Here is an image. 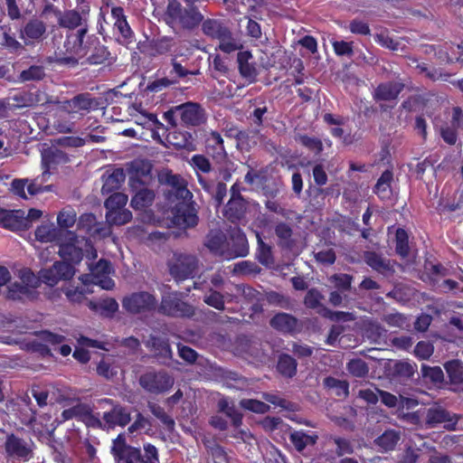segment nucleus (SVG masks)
<instances>
[{"label": "nucleus", "mask_w": 463, "mask_h": 463, "mask_svg": "<svg viewBox=\"0 0 463 463\" xmlns=\"http://www.w3.org/2000/svg\"><path fill=\"white\" fill-rule=\"evenodd\" d=\"M87 28H80L77 33H71L67 35L63 47L55 52L53 57H50V61L60 65L74 67L79 61L84 57L89 64L98 65L105 62L109 56V52L103 45L97 44L89 54V47L84 43V37Z\"/></svg>", "instance_id": "1"}, {"label": "nucleus", "mask_w": 463, "mask_h": 463, "mask_svg": "<svg viewBox=\"0 0 463 463\" xmlns=\"http://www.w3.org/2000/svg\"><path fill=\"white\" fill-rule=\"evenodd\" d=\"M164 20L175 32H192L201 24L203 15L193 5L184 6L178 0H168Z\"/></svg>", "instance_id": "2"}, {"label": "nucleus", "mask_w": 463, "mask_h": 463, "mask_svg": "<svg viewBox=\"0 0 463 463\" xmlns=\"http://www.w3.org/2000/svg\"><path fill=\"white\" fill-rule=\"evenodd\" d=\"M175 118H180L185 126H199L205 121V113L199 104L186 102L173 107L165 113V118L173 125H176Z\"/></svg>", "instance_id": "3"}, {"label": "nucleus", "mask_w": 463, "mask_h": 463, "mask_svg": "<svg viewBox=\"0 0 463 463\" xmlns=\"http://www.w3.org/2000/svg\"><path fill=\"white\" fill-rule=\"evenodd\" d=\"M71 236H61L57 245L58 253L61 258L68 263H79L83 257V245H89V240L80 238L75 232L71 231Z\"/></svg>", "instance_id": "4"}, {"label": "nucleus", "mask_w": 463, "mask_h": 463, "mask_svg": "<svg viewBox=\"0 0 463 463\" xmlns=\"http://www.w3.org/2000/svg\"><path fill=\"white\" fill-rule=\"evenodd\" d=\"M37 102H42L43 105L45 103L58 104L59 108L69 115H83L89 112L93 105V101L89 94H80L71 99L57 101L48 98L44 93H39L37 95Z\"/></svg>", "instance_id": "5"}, {"label": "nucleus", "mask_w": 463, "mask_h": 463, "mask_svg": "<svg viewBox=\"0 0 463 463\" xmlns=\"http://www.w3.org/2000/svg\"><path fill=\"white\" fill-rule=\"evenodd\" d=\"M197 267L198 260L192 254L175 252L168 260L169 272L177 280L193 276Z\"/></svg>", "instance_id": "6"}, {"label": "nucleus", "mask_w": 463, "mask_h": 463, "mask_svg": "<svg viewBox=\"0 0 463 463\" xmlns=\"http://www.w3.org/2000/svg\"><path fill=\"white\" fill-rule=\"evenodd\" d=\"M77 420L90 427H102V421L93 414L90 404L77 400L61 412V420Z\"/></svg>", "instance_id": "7"}, {"label": "nucleus", "mask_w": 463, "mask_h": 463, "mask_svg": "<svg viewBox=\"0 0 463 463\" xmlns=\"http://www.w3.org/2000/svg\"><path fill=\"white\" fill-rule=\"evenodd\" d=\"M5 449L8 457L28 461L33 458V442L31 439H24L11 433L6 436Z\"/></svg>", "instance_id": "8"}, {"label": "nucleus", "mask_w": 463, "mask_h": 463, "mask_svg": "<svg viewBox=\"0 0 463 463\" xmlns=\"http://www.w3.org/2000/svg\"><path fill=\"white\" fill-rule=\"evenodd\" d=\"M74 274L75 269L71 264L65 261H56L52 267L41 269L37 279L38 283L41 281L53 287L61 279H71Z\"/></svg>", "instance_id": "9"}, {"label": "nucleus", "mask_w": 463, "mask_h": 463, "mask_svg": "<svg viewBox=\"0 0 463 463\" xmlns=\"http://www.w3.org/2000/svg\"><path fill=\"white\" fill-rule=\"evenodd\" d=\"M156 306V298L146 292H134L126 296L122 300L123 308L131 314H140L153 310Z\"/></svg>", "instance_id": "10"}, {"label": "nucleus", "mask_w": 463, "mask_h": 463, "mask_svg": "<svg viewBox=\"0 0 463 463\" xmlns=\"http://www.w3.org/2000/svg\"><path fill=\"white\" fill-rule=\"evenodd\" d=\"M110 452L115 463H141V450L128 445L124 434H119L113 439Z\"/></svg>", "instance_id": "11"}, {"label": "nucleus", "mask_w": 463, "mask_h": 463, "mask_svg": "<svg viewBox=\"0 0 463 463\" xmlns=\"http://www.w3.org/2000/svg\"><path fill=\"white\" fill-rule=\"evenodd\" d=\"M159 311L171 317H192L194 314V307L183 301L176 292L169 293L162 298Z\"/></svg>", "instance_id": "12"}, {"label": "nucleus", "mask_w": 463, "mask_h": 463, "mask_svg": "<svg viewBox=\"0 0 463 463\" xmlns=\"http://www.w3.org/2000/svg\"><path fill=\"white\" fill-rule=\"evenodd\" d=\"M139 383L146 391L159 393L171 388L174 379L165 372L148 371L140 376Z\"/></svg>", "instance_id": "13"}, {"label": "nucleus", "mask_w": 463, "mask_h": 463, "mask_svg": "<svg viewBox=\"0 0 463 463\" xmlns=\"http://www.w3.org/2000/svg\"><path fill=\"white\" fill-rule=\"evenodd\" d=\"M90 284L99 285L103 289L110 290L114 288L115 282L109 275L112 271L111 264L105 260H99L95 265L90 264Z\"/></svg>", "instance_id": "14"}, {"label": "nucleus", "mask_w": 463, "mask_h": 463, "mask_svg": "<svg viewBox=\"0 0 463 463\" xmlns=\"http://www.w3.org/2000/svg\"><path fill=\"white\" fill-rule=\"evenodd\" d=\"M22 282H14L8 287L7 296L12 299H19L31 294L32 288L38 287V279L29 270H24L21 276Z\"/></svg>", "instance_id": "15"}, {"label": "nucleus", "mask_w": 463, "mask_h": 463, "mask_svg": "<svg viewBox=\"0 0 463 463\" xmlns=\"http://www.w3.org/2000/svg\"><path fill=\"white\" fill-rule=\"evenodd\" d=\"M99 403H107L112 405L109 411L104 412L103 421L105 428H114L115 426H126L131 420L130 413L120 405H113V401L110 399H102Z\"/></svg>", "instance_id": "16"}, {"label": "nucleus", "mask_w": 463, "mask_h": 463, "mask_svg": "<svg viewBox=\"0 0 463 463\" xmlns=\"http://www.w3.org/2000/svg\"><path fill=\"white\" fill-rule=\"evenodd\" d=\"M198 217L194 207L183 201L175 205L173 210V222L176 226L188 228L197 224Z\"/></svg>", "instance_id": "17"}, {"label": "nucleus", "mask_w": 463, "mask_h": 463, "mask_svg": "<svg viewBox=\"0 0 463 463\" xmlns=\"http://www.w3.org/2000/svg\"><path fill=\"white\" fill-rule=\"evenodd\" d=\"M0 225L12 231L29 228L28 218H25L24 211H9L3 208H0Z\"/></svg>", "instance_id": "18"}, {"label": "nucleus", "mask_w": 463, "mask_h": 463, "mask_svg": "<svg viewBox=\"0 0 463 463\" xmlns=\"http://www.w3.org/2000/svg\"><path fill=\"white\" fill-rule=\"evenodd\" d=\"M232 194L225 207L224 215L232 222H241L245 218L247 203L235 192V185L232 187Z\"/></svg>", "instance_id": "19"}, {"label": "nucleus", "mask_w": 463, "mask_h": 463, "mask_svg": "<svg viewBox=\"0 0 463 463\" xmlns=\"http://www.w3.org/2000/svg\"><path fill=\"white\" fill-rule=\"evenodd\" d=\"M81 284H76L75 282L70 283L62 288L64 295L67 299L71 303H80L84 299L87 294H91L93 291L90 288V276L82 275L79 278Z\"/></svg>", "instance_id": "20"}, {"label": "nucleus", "mask_w": 463, "mask_h": 463, "mask_svg": "<svg viewBox=\"0 0 463 463\" xmlns=\"http://www.w3.org/2000/svg\"><path fill=\"white\" fill-rule=\"evenodd\" d=\"M46 33V24L39 20H30L20 31V38L25 44H32L43 39Z\"/></svg>", "instance_id": "21"}, {"label": "nucleus", "mask_w": 463, "mask_h": 463, "mask_svg": "<svg viewBox=\"0 0 463 463\" xmlns=\"http://www.w3.org/2000/svg\"><path fill=\"white\" fill-rule=\"evenodd\" d=\"M237 61L241 75L250 82L255 81L260 70L251 52L248 51L240 52L237 55Z\"/></svg>", "instance_id": "22"}, {"label": "nucleus", "mask_w": 463, "mask_h": 463, "mask_svg": "<svg viewBox=\"0 0 463 463\" xmlns=\"http://www.w3.org/2000/svg\"><path fill=\"white\" fill-rule=\"evenodd\" d=\"M35 238L41 242H56L60 241L61 236H71V231L61 230L52 223H43L37 227L34 232Z\"/></svg>", "instance_id": "23"}, {"label": "nucleus", "mask_w": 463, "mask_h": 463, "mask_svg": "<svg viewBox=\"0 0 463 463\" xmlns=\"http://www.w3.org/2000/svg\"><path fill=\"white\" fill-rule=\"evenodd\" d=\"M402 89L403 84L401 82H384L374 90L373 98L377 101H392L397 99Z\"/></svg>", "instance_id": "24"}, {"label": "nucleus", "mask_w": 463, "mask_h": 463, "mask_svg": "<svg viewBox=\"0 0 463 463\" xmlns=\"http://www.w3.org/2000/svg\"><path fill=\"white\" fill-rule=\"evenodd\" d=\"M206 151L218 162H222L226 158V151L223 146V139L217 132H211L206 138Z\"/></svg>", "instance_id": "25"}, {"label": "nucleus", "mask_w": 463, "mask_h": 463, "mask_svg": "<svg viewBox=\"0 0 463 463\" xmlns=\"http://www.w3.org/2000/svg\"><path fill=\"white\" fill-rule=\"evenodd\" d=\"M270 325L273 328L283 333H295L298 329V319L287 313H279L272 317Z\"/></svg>", "instance_id": "26"}, {"label": "nucleus", "mask_w": 463, "mask_h": 463, "mask_svg": "<svg viewBox=\"0 0 463 463\" xmlns=\"http://www.w3.org/2000/svg\"><path fill=\"white\" fill-rule=\"evenodd\" d=\"M400 440L401 431L390 429L376 438L374 444L381 451L387 452L393 450Z\"/></svg>", "instance_id": "27"}, {"label": "nucleus", "mask_w": 463, "mask_h": 463, "mask_svg": "<svg viewBox=\"0 0 463 463\" xmlns=\"http://www.w3.org/2000/svg\"><path fill=\"white\" fill-rule=\"evenodd\" d=\"M146 346L154 351L155 355L162 359V363L165 364L168 359L172 358V351L166 340L161 337L151 335L146 342Z\"/></svg>", "instance_id": "28"}, {"label": "nucleus", "mask_w": 463, "mask_h": 463, "mask_svg": "<svg viewBox=\"0 0 463 463\" xmlns=\"http://www.w3.org/2000/svg\"><path fill=\"white\" fill-rule=\"evenodd\" d=\"M456 416H451L448 411L440 408H430L427 413V423L434 427L439 423H447V427H452L457 423Z\"/></svg>", "instance_id": "29"}, {"label": "nucleus", "mask_w": 463, "mask_h": 463, "mask_svg": "<svg viewBox=\"0 0 463 463\" xmlns=\"http://www.w3.org/2000/svg\"><path fill=\"white\" fill-rule=\"evenodd\" d=\"M318 436L315 433L307 434L302 430H296L290 433L289 440L294 445L295 449L301 452L307 446L316 444Z\"/></svg>", "instance_id": "30"}, {"label": "nucleus", "mask_w": 463, "mask_h": 463, "mask_svg": "<svg viewBox=\"0 0 463 463\" xmlns=\"http://www.w3.org/2000/svg\"><path fill=\"white\" fill-rule=\"evenodd\" d=\"M120 368L113 357L108 356L102 359L97 366V373L107 380L114 379Z\"/></svg>", "instance_id": "31"}, {"label": "nucleus", "mask_w": 463, "mask_h": 463, "mask_svg": "<svg viewBox=\"0 0 463 463\" xmlns=\"http://www.w3.org/2000/svg\"><path fill=\"white\" fill-rule=\"evenodd\" d=\"M376 392H378L382 402L390 408H394L397 406H407L408 408H410L417 405V402L412 399H407L402 396L398 398L395 395L384 391L376 390Z\"/></svg>", "instance_id": "32"}, {"label": "nucleus", "mask_w": 463, "mask_h": 463, "mask_svg": "<svg viewBox=\"0 0 463 463\" xmlns=\"http://www.w3.org/2000/svg\"><path fill=\"white\" fill-rule=\"evenodd\" d=\"M463 54V44L446 43L439 52V58L447 62H454L461 60Z\"/></svg>", "instance_id": "33"}, {"label": "nucleus", "mask_w": 463, "mask_h": 463, "mask_svg": "<svg viewBox=\"0 0 463 463\" xmlns=\"http://www.w3.org/2000/svg\"><path fill=\"white\" fill-rule=\"evenodd\" d=\"M202 30L203 33L211 37L212 39H219L221 36H224L228 27L223 25L220 21L215 19L203 20Z\"/></svg>", "instance_id": "34"}, {"label": "nucleus", "mask_w": 463, "mask_h": 463, "mask_svg": "<svg viewBox=\"0 0 463 463\" xmlns=\"http://www.w3.org/2000/svg\"><path fill=\"white\" fill-rule=\"evenodd\" d=\"M392 180V173L389 170L384 171L378 179L375 186V194L383 200L390 198L392 194L391 182Z\"/></svg>", "instance_id": "35"}, {"label": "nucleus", "mask_w": 463, "mask_h": 463, "mask_svg": "<svg viewBox=\"0 0 463 463\" xmlns=\"http://www.w3.org/2000/svg\"><path fill=\"white\" fill-rule=\"evenodd\" d=\"M82 17L79 12L75 10H69L61 14L58 17V23L61 27L68 29H75L77 27L83 28Z\"/></svg>", "instance_id": "36"}, {"label": "nucleus", "mask_w": 463, "mask_h": 463, "mask_svg": "<svg viewBox=\"0 0 463 463\" xmlns=\"http://www.w3.org/2000/svg\"><path fill=\"white\" fill-rule=\"evenodd\" d=\"M444 367L452 384H463V362L451 360L447 362Z\"/></svg>", "instance_id": "37"}, {"label": "nucleus", "mask_w": 463, "mask_h": 463, "mask_svg": "<svg viewBox=\"0 0 463 463\" xmlns=\"http://www.w3.org/2000/svg\"><path fill=\"white\" fill-rule=\"evenodd\" d=\"M364 260L373 269L378 272H385L390 269V263L387 260L373 251L364 253Z\"/></svg>", "instance_id": "38"}, {"label": "nucleus", "mask_w": 463, "mask_h": 463, "mask_svg": "<svg viewBox=\"0 0 463 463\" xmlns=\"http://www.w3.org/2000/svg\"><path fill=\"white\" fill-rule=\"evenodd\" d=\"M132 218V213L127 209L107 212L106 221L109 225H124Z\"/></svg>", "instance_id": "39"}, {"label": "nucleus", "mask_w": 463, "mask_h": 463, "mask_svg": "<svg viewBox=\"0 0 463 463\" xmlns=\"http://www.w3.org/2000/svg\"><path fill=\"white\" fill-rule=\"evenodd\" d=\"M125 180V174L122 169L114 170L109 175H108L102 186L103 193H109L115 189H118L121 183Z\"/></svg>", "instance_id": "40"}, {"label": "nucleus", "mask_w": 463, "mask_h": 463, "mask_svg": "<svg viewBox=\"0 0 463 463\" xmlns=\"http://www.w3.org/2000/svg\"><path fill=\"white\" fill-rule=\"evenodd\" d=\"M77 221V213L72 208H64L57 215V223L61 230L73 227Z\"/></svg>", "instance_id": "41"}, {"label": "nucleus", "mask_w": 463, "mask_h": 463, "mask_svg": "<svg viewBox=\"0 0 463 463\" xmlns=\"http://www.w3.org/2000/svg\"><path fill=\"white\" fill-rule=\"evenodd\" d=\"M219 411L225 413L229 417L233 425L238 427L241 424V414L235 409L233 404H230L229 401L225 398H222L218 402Z\"/></svg>", "instance_id": "42"}, {"label": "nucleus", "mask_w": 463, "mask_h": 463, "mask_svg": "<svg viewBox=\"0 0 463 463\" xmlns=\"http://www.w3.org/2000/svg\"><path fill=\"white\" fill-rule=\"evenodd\" d=\"M278 370L284 376L292 377L297 372V362L290 355L282 354L278 362Z\"/></svg>", "instance_id": "43"}, {"label": "nucleus", "mask_w": 463, "mask_h": 463, "mask_svg": "<svg viewBox=\"0 0 463 463\" xmlns=\"http://www.w3.org/2000/svg\"><path fill=\"white\" fill-rule=\"evenodd\" d=\"M154 193L148 189H141L131 200V206L135 209H142L152 203Z\"/></svg>", "instance_id": "44"}, {"label": "nucleus", "mask_w": 463, "mask_h": 463, "mask_svg": "<svg viewBox=\"0 0 463 463\" xmlns=\"http://www.w3.org/2000/svg\"><path fill=\"white\" fill-rule=\"evenodd\" d=\"M165 182L175 190L177 196H180L184 199L191 196V193L188 189L185 188L184 180L180 175L167 174L165 175Z\"/></svg>", "instance_id": "45"}, {"label": "nucleus", "mask_w": 463, "mask_h": 463, "mask_svg": "<svg viewBox=\"0 0 463 463\" xmlns=\"http://www.w3.org/2000/svg\"><path fill=\"white\" fill-rule=\"evenodd\" d=\"M258 241V260L259 261L265 265L270 266L274 263V260L272 257L271 248L263 242L260 235L259 233L256 234Z\"/></svg>", "instance_id": "46"}, {"label": "nucleus", "mask_w": 463, "mask_h": 463, "mask_svg": "<svg viewBox=\"0 0 463 463\" xmlns=\"http://www.w3.org/2000/svg\"><path fill=\"white\" fill-rule=\"evenodd\" d=\"M275 233L279 239V245L285 248H289L292 244L291 236L292 230L287 223H279L275 228Z\"/></svg>", "instance_id": "47"}, {"label": "nucleus", "mask_w": 463, "mask_h": 463, "mask_svg": "<svg viewBox=\"0 0 463 463\" xmlns=\"http://www.w3.org/2000/svg\"><path fill=\"white\" fill-rule=\"evenodd\" d=\"M128 203V196L122 193H114L105 202L107 212L125 209Z\"/></svg>", "instance_id": "48"}, {"label": "nucleus", "mask_w": 463, "mask_h": 463, "mask_svg": "<svg viewBox=\"0 0 463 463\" xmlns=\"http://www.w3.org/2000/svg\"><path fill=\"white\" fill-rule=\"evenodd\" d=\"M296 140L316 154H319L323 150V143L317 137H309L307 135H298L296 137Z\"/></svg>", "instance_id": "49"}, {"label": "nucleus", "mask_w": 463, "mask_h": 463, "mask_svg": "<svg viewBox=\"0 0 463 463\" xmlns=\"http://www.w3.org/2000/svg\"><path fill=\"white\" fill-rule=\"evenodd\" d=\"M224 34V36H221V38L218 39L220 42L219 49L226 53H231L238 50L240 48V44L233 38L231 31L227 29Z\"/></svg>", "instance_id": "50"}, {"label": "nucleus", "mask_w": 463, "mask_h": 463, "mask_svg": "<svg viewBox=\"0 0 463 463\" xmlns=\"http://www.w3.org/2000/svg\"><path fill=\"white\" fill-rule=\"evenodd\" d=\"M135 122L137 125L143 126L144 128L148 129H152L154 128L162 126V124L158 121L155 114L146 113L142 111H140L137 115L135 116Z\"/></svg>", "instance_id": "51"}, {"label": "nucleus", "mask_w": 463, "mask_h": 463, "mask_svg": "<svg viewBox=\"0 0 463 463\" xmlns=\"http://www.w3.org/2000/svg\"><path fill=\"white\" fill-rule=\"evenodd\" d=\"M334 52L337 56L352 57L354 54V43L345 41L330 40Z\"/></svg>", "instance_id": "52"}, {"label": "nucleus", "mask_w": 463, "mask_h": 463, "mask_svg": "<svg viewBox=\"0 0 463 463\" xmlns=\"http://www.w3.org/2000/svg\"><path fill=\"white\" fill-rule=\"evenodd\" d=\"M374 40L381 46L388 48L392 51L400 50V43L393 38L390 37L389 33L386 31H381L380 33L374 35Z\"/></svg>", "instance_id": "53"}, {"label": "nucleus", "mask_w": 463, "mask_h": 463, "mask_svg": "<svg viewBox=\"0 0 463 463\" xmlns=\"http://www.w3.org/2000/svg\"><path fill=\"white\" fill-rule=\"evenodd\" d=\"M348 372L355 377H364L369 368L364 361L362 359H353L347 364Z\"/></svg>", "instance_id": "54"}, {"label": "nucleus", "mask_w": 463, "mask_h": 463, "mask_svg": "<svg viewBox=\"0 0 463 463\" xmlns=\"http://www.w3.org/2000/svg\"><path fill=\"white\" fill-rule=\"evenodd\" d=\"M422 376L429 378L432 383H441L444 380V373L439 366H428L425 364L421 365L420 368Z\"/></svg>", "instance_id": "55"}, {"label": "nucleus", "mask_w": 463, "mask_h": 463, "mask_svg": "<svg viewBox=\"0 0 463 463\" xmlns=\"http://www.w3.org/2000/svg\"><path fill=\"white\" fill-rule=\"evenodd\" d=\"M396 251L402 257L409 254L408 235L403 229H398L396 232Z\"/></svg>", "instance_id": "56"}, {"label": "nucleus", "mask_w": 463, "mask_h": 463, "mask_svg": "<svg viewBox=\"0 0 463 463\" xmlns=\"http://www.w3.org/2000/svg\"><path fill=\"white\" fill-rule=\"evenodd\" d=\"M63 157H64V155L57 149L55 151L47 152L43 156V165L44 168L43 175H42L43 181H46V177L50 175V172H49L50 165H49L52 162L55 161L56 159L57 160L61 159Z\"/></svg>", "instance_id": "57"}, {"label": "nucleus", "mask_w": 463, "mask_h": 463, "mask_svg": "<svg viewBox=\"0 0 463 463\" xmlns=\"http://www.w3.org/2000/svg\"><path fill=\"white\" fill-rule=\"evenodd\" d=\"M240 405L246 410L257 413H264L269 409L268 404L253 399H243L240 402Z\"/></svg>", "instance_id": "58"}, {"label": "nucleus", "mask_w": 463, "mask_h": 463, "mask_svg": "<svg viewBox=\"0 0 463 463\" xmlns=\"http://www.w3.org/2000/svg\"><path fill=\"white\" fill-rule=\"evenodd\" d=\"M151 412L165 426L168 430H172L175 427L174 420L166 414L165 410L158 405L150 406Z\"/></svg>", "instance_id": "59"}, {"label": "nucleus", "mask_w": 463, "mask_h": 463, "mask_svg": "<svg viewBox=\"0 0 463 463\" xmlns=\"http://www.w3.org/2000/svg\"><path fill=\"white\" fill-rule=\"evenodd\" d=\"M330 281L335 284V287L342 291H347L351 288L352 277L347 274H335L330 279Z\"/></svg>", "instance_id": "60"}, {"label": "nucleus", "mask_w": 463, "mask_h": 463, "mask_svg": "<svg viewBox=\"0 0 463 463\" xmlns=\"http://www.w3.org/2000/svg\"><path fill=\"white\" fill-rule=\"evenodd\" d=\"M203 300L207 305L218 310L224 309L223 296L218 291L211 290L209 295L204 296Z\"/></svg>", "instance_id": "61"}, {"label": "nucleus", "mask_w": 463, "mask_h": 463, "mask_svg": "<svg viewBox=\"0 0 463 463\" xmlns=\"http://www.w3.org/2000/svg\"><path fill=\"white\" fill-rule=\"evenodd\" d=\"M433 352V345L430 343L425 341L419 342L414 349L415 355L422 360L429 359L432 355Z\"/></svg>", "instance_id": "62"}, {"label": "nucleus", "mask_w": 463, "mask_h": 463, "mask_svg": "<svg viewBox=\"0 0 463 463\" xmlns=\"http://www.w3.org/2000/svg\"><path fill=\"white\" fill-rule=\"evenodd\" d=\"M145 454L142 455L141 463H159V456L157 449L150 444L144 445Z\"/></svg>", "instance_id": "63"}, {"label": "nucleus", "mask_w": 463, "mask_h": 463, "mask_svg": "<svg viewBox=\"0 0 463 463\" xmlns=\"http://www.w3.org/2000/svg\"><path fill=\"white\" fill-rule=\"evenodd\" d=\"M426 452H423L420 449H413L409 447L404 451L400 463H416L417 460L423 456Z\"/></svg>", "instance_id": "64"}]
</instances>
